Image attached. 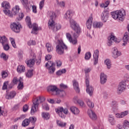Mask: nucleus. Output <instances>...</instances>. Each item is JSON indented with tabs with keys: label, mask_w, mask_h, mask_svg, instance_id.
I'll return each instance as SVG.
<instances>
[{
	"label": "nucleus",
	"mask_w": 129,
	"mask_h": 129,
	"mask_svg": "<svg viewBox=\"0 0 129 129\" xmlns=\"http://www.w3.org/2000/svg\"><path fill=\"white\" fill-rule=\"evenodd\" d=\"M28 45L29 46H33L34 45H36V42L33 40H29L28 42Z\"/></svg>",
	"instance_id": "bf43d9fd"
},
{
	"label": "nucleus",
	"mask_w": 129,
	"mask_h": 129,
	"mask_svg": "<svg viewBox=\"0 0 129 129\" xmlns=\"http://www.w3.org/2000/svg\"><path fill=\"white\" fill-rule=\"evenodd\" d=\"M120 55H121V52L120 51H118V50H117V48L114 47V49H113V58H114V59H116L117 58L119 57V56H120Z\"/></svg>",
	"instance_id": "bb28decb"
},
{
	"label": "nucleus",
	"mask_w": 129,
	"mask_h": 129,
	"mask_svg": "<svg viewBox=\"0 0 129 129\" xmlns=\"http://www.w3.org/2000/svg\"><path fill=\"white\" fill-rule=\"evenodd\" d=\"M70 109L71 112H72V113L74 114V115H78V114H79V113L80 112L79 109L75 106L71 107L70 108Z\"/></svg>",
	"instance_id": "393cba45"
},
{
	"label": "nucleus",
	"mask_w": 129,
	"mask_h": 129,
	"mask_svg": "<svg viewBox=\"0 0 129 129\" xmlns=\"http://www.w3.org/2000/svg\"><path fill=\"white\" fill-rule=\"evenodd\" d=\"M91 58V53L90 52H87L85 55V59L86 60H89Z\"/></svg>",
	"instance_id": "3c124183"
},
{
	"label": "nucleus",
	"mask_w": 129,
	"mask_h": 129,
	"mask_svg": "<svg viewBox=\"0 0 129 129\" xmlns=\"http://www.w3.org/2000/svg\"><path fill=\"white\" fill-rule=\"evenodd\" d=\"M104 63L106 65L108 69L111 68V61L110 60L107 59L104 60Z\"/></svg>",
	"instance_id": "58836bf2"
},
{
	"label": "nucleus",
	"mask_w": 129,
	"mask_h": 129,
	"mask_svg": "<svg viewBox=\"0 0 129 129\" xmlns=\"http://www.w3.org/2000/svg\"><path fill=\"white\" fill-rule=\"evenodd\" d=\"M87 104L90 108H93L94 107V103H93L90 99H87L86 100Z\"/></svg>",
	"instance_id": "e433bc0d"
},
{
	"label": "nucleus",
	"mask_w": 129,
	"mask_h": 129,
	"mask_svg": "<svg viewBox=\"0 0 129 129\" xmlns=\"http://www.w3.org/2000/svg\"><path fill=\"white\" fill-rule=\"evenodd\" d=\"M123 126H129V121L127 120H125L123 122Z\"/></svg>",
	"instance_id": "338daca9"
},
{
	"label": "nucleus",
	"mask_w": 129,
	"mask_h": 129,
	"mask_svg": "<svg viewBox=\"0 0 129 129\" xmlns=\"http://www.w3.org/2000/svg\"><path fill=\"white\" fill-rule=\"evenodd\" d=\"M128 114V111H125L124 112H121V116L122 117H124V116H126Z\"/></svg>",
	"instance_id": "680f3d73"
},
{
	"label": "nucleus",
	"mask_w": 129,
	"mask_h": 129,
	"mask_svg": "<svg viewBox=\"0 0 129 129\" xmlns=\"http://www.w3.org/2000/svg\"><path fill=\"white\" fill-rule=\"evenodd\" d=\"M56 112L59 115V116H60V117H61V118H65V115L63 114V113H62L63 112H60V111H58V112Z\"/></svg>",
	"instance_id": "4d7b16f0"
},
{
	"label": "nucleus",
	"mask_w": 129,
	"mask_h": 129,
	"mask_svg": "<svg viewBox=\"0 0 129 129\" xmlns=\"http://www.w3.org/2000/svg\"><path fill=\"white\" fill-rule=\"evenodd\" d=\"M73 83L74 89L77 93H79L80 92V89H79V85L78 84V82L76 80H74L73 81Z\"/></svg>",
	"instance_id": "5701e85b"
},
{
	"label": "nucleus",
	"mask_w": 129,
	"mask_h": 129,
	"mask_svg": "<svg viewBox=\"0 0 129 129\" xmlns=\"http://www.w3.org/2000/svg\"><path fill=\"white\" fill-rule=\"evenodd\" d=\"M55 95H59L61 97H63V96H65L66 95V93L63 90H60V89L57 90V92H56V94Z\"/></svg>",
	"instance_id": "c9c22d12"
},
{
	"label": "nucleus",
	"mask_w": 129,
	"mask_h": 129,
	"mask_svg": "<svg viewBox=\"0 0 129 129\" xmlns=\"http://www.w3.org/2000/svg\"><path fill=\"white\" fill-rule=\"evenodd\" d=\"M36 65H39V64H41V58L38 57L35 60Z\"/></svg>",
	"instance_id": "774afa93"
},
{
	"label": "nucleus",
	"mask_w": 129,
	"mask_h": 129,
	"mask_svg": "<svg viewBox=\"0 0 129 129\" xmlns=\"http://www.w3.org/2000/svg\"><path fill=\"white\" fill-rule=\"evenodd\" d=\"M108 121L112 125L113 124V115H109Z\"/></svg>",
	"instance_id": "5fc2aeb1"
},
{
	"label": "nucleus",
	"mask_w": 129,
	"mask_h": 129,
	"mask_svg": "<svg viewBox=\"0 0 129 129\" xmlns=\"http://www.w3.org/2000/svg\"><path fill=\"white\" fill-rule=\"evenodd\" d=\"M1 57L5 61L8 60V56H7V55H6L5 53H2L1 54Z\"/></svg>",
	"instance_id": "13d9d810"
},
{
	"label": "nucleus",
	"mask_w": 129,
	"mask_h": 129,
	"mask_svg": "<svg viewBox=\"0 0 129 129\" xmlns=\"http://www.w3.org/2000/svg\"><path fill=\"white\" fill-rule=\"evenodd\" d=\"M66 37L68 40L71 42V44L73 45H77L78 41H77V37H74V38H72L71 34L69 33H66Z\"/></svg>",
	"instance_id": "ddd939ff"
},
{
	"label": "nucleus",
	"mask_w": 129,
	"mask_h": 129,
	"mask_svg": "<svg viewBox=\"0 0 129 129\" xmlns=\"http://www.w3.org/2000/svg\"><path fill=\"white\" fill-rule=\"evenodd\" d=\"M4 49L5 50V51H9L10 49V46H9V44L8 43H5V45H3Z\"/></svg>",
	"instance_id": "e2e57ef3"
},
{
	"label": "nucleus",
	"mask_w": 129,
	"mask_h": 129,
	"mask_svg": "<svg viewBox=\"0 0 129 129\" xmlns=\"http://www.w3.org/2000/svg\"><path fill=\"white\" fill-rule=\"evenodd\" d=\"M2 75L3 78H6L8 76V73L6 71H2Z\"/></svg>",
	"instance_id": "052dcab7"
},
{
	"label": "nucleus",
	"mask_w": 129,
	"mask_h": 129,
	"mask_svg": "<svg viewBox=\"0 0 129 129\" xmlns=\"http://www.w3.org/2000/svg\"><path fill=\"white\" fill-rule=\"evenodd\" d=\"M113 108L115 110L118 109V102L116 101H113Z\"/></svg>",
	"instance_id": "8fccbe9b"
},
{
	"label": "nucleus",
	"mask_w": 129,
	"mask_h": 129,
	"mask_svg": "<svg viewBox=\"0 0 129 129\" xmlns=\"http://www.w3.org/2000/svg\"><path fill=\"white\" fill-rule=\"evenodd\" d=\"M100 82L101 84H105L107 81V77L104 73H101L100 75Z\"/></svg>",
	"instance_id": "a211bd4d"
},
{
	"label": "nucleus",
	"mask_w": 129,
	"mask_h": 129,
	"mask_svg": "<svg viewBox=\"0 0 129 129\" xmlns=\"http://www.w3.org/2000/svg\"><path fill=\"white\" fill-rule=\"evenodd\" d=\"M48 16L50 18V20L48 21V25L49 28H52L54 24V20L56 19V14L53 11L48 12Z\"/></svg>",
	"instance_id": "9d476101"
},
{
	"label": "nucleus",
	"mask_w": 129,
	"mask_h": 129,
	"mask_svg": "<svg viewBox=\"0 0 129 129\" xmlns=\"http://www.w3.org/2000/svg\"><path fill=\"white\" fill-rule=\"evenodd\" d=\"M70 24L72 29L76 32V33L73 34V37L78 38L79 33H80V27H79V25L77 24L76 21H74L73 19L70 20Z\"/></svg>",
	"instance_id": "20e7f679"
},
{
	"label": "nucleus",
	"mask_w": 129,
	"mask_h": 129,
	"mask_svg": "<svg viewBox=\"0 0 129 129\" xmlns=\"http://www.w3.org/2000/svg\"><path fill=\"white\" fill-rule=\"evenodd\" d=\"M56 51L59 55L64 54V50H67V46L63 42L62 40H58V44L56 46Z\"/></svg>",
	"instance_id": "39448f33"
},
{
	"label": "nucleus",
	"mask_w": 129,
	"mask_h": 129,
	"mask_svg": "<svg viewBox=\"0 0 129 129\" xmlns=\"http://www.w3.org/2000/svg\"><path fill=\"white\" fill-rule=\"evenodd\" d=\"M109 15L108 11L106 10H104L101 14V20H102L104 23H106V22L107 21V20H108Z\"/></svg>",
	"instance_id": "2eb2a0df"
},
{
	"label": "nucleus",
	"mask_w": 129,
	"mask_h": 129,
	"mask_svg": "<svg viewBox=\"0 0 129 129\" xmlns=\"http://www.w3.org/2000/svg\"><path fill=\"white\" fill-rule=\"evenodd\" d=\"M125 90H126V81H121L118 85L117 90V94H121Z\"/></svg>",
	"instance_id": "0eeeda50"
},
{
	"label": "nucleus",
	"mask_w": 129,
	"mask_h": 129,
	"mask_svg": "<svg viewBox=\"0 0 129 129\" xmlns=\"http://www.w3.org/2000/svg\"><path fill=\"white\" fill-rule=\"evenodd\" d=\"M19 11H20V7H19V6H16L14 8L12 9V12L11 14V15H12V17H13V15H14V16H16V15L18 14L19 17H17V18L18 21H21V20H22V19H23V18H24V16L23 13L21 12L19 13Z\"/></svg>",
	"instance_id": "6e6552de"
},
{
	"label": "nucleus",
	"mask_w": 129,
	"mask_h": 129,
	"mask_svg": "<svg viewBox=\"0 0 129 129\" xmlns=\"http://www.w3.org/2000/svg\"><path fill=\"white\" fill-rule=\"evenodd\" d=\"M56 112H58V111H60V112H63L64 114H68L69 111H68V109L66 108H63L62 107H59L55 109Z\"/></svg>",
	"instance_id": "cd10ccee"
},
{
	"label": "nucleus",
	"mask_w": 129,
	"mask_h": 129,
	"mask_svg": "<svg viewBox=\"0 0 129 129\" xmlns=\"http://www.w3.org/2000/svg\"><path fill=\"white\" fill-rule=\"evenodd\" d=\"M88 114L92 120H96V119H97L96 114H95V112H93L92 110H88Z\"/></svg>",
	"instance_id": "6ab92c4d"
},
{
	"label": "nucleus",
	"mask_w": 129,
	"mask_h": 129,
	"mask_svg": "<svg viewBox=\"0 0 129 129\" xmlns=\"http://www.w3.org/2000/svg\"><path fill=\"white\" fill-rule=\"evenodd\" d=\"M34 70L33 69L28 70L25 73V76L27 78H32L33 75Z\"/></svg>",
	"instance_id": "c756f323"
},
{
	"label": "nucleus",
	"mask_w": 129,
	"mask_h": 129,
	"mask_svg": "<svg viewBox=\"0 0 129 129\" xmlns=\"http://www.w3.org/2000/svg\"><path fill=\"white\" fill-rule=\"evenodd\" d=\"M56 3L58 6L61 7V8H64V7H65V2L63 1L59 2V1L56 0Z\"/></svg>",
	"instance_id": "49530a36"
},
{
	"label": "nucleus",
	"mask_w": 129,
	"mask_h": 129,
	"mask_svg": "<svg viewBox=\"0 0 129 129\" xmlns=\"http://www.w3.org/2000/svg\"><path fill=\"white\" fill-rule=\"evenodd\" d=\"M17 71L18 73H24L26 71V69L25 68V66L21 65L18 66L17 68Z\"/></svg>",
	"instance_id": "2f4dec72"
},
{
	"label": "nucleus",
	"mask_w": 129,
	"mask_h": 129,
	"mask_svg": "<svg viewBox=\"0 0 129 129\" xmlns=\"http://www.w3.org/2000/svg\"><path fill=\"white\" fill-rule=\"evenodd\" d=\"M45 67L48 70L49 74H53L55 72V63L51 61H48Z\"/></svg>",
	"instance_id": "1a4fd4ad"
},
{
	"label": "nucleus",
	"mask_w": 129,
	"mask_h": 129,
	"mask_svg": "<svg viewBox=\"0 0 129 129\" xmlns=\"http://www.w3.org/2000/svg\"><path fill=\"white\" fill-rule=\"evenodd\" d=\"M113 41L116 43H119L120 42V39L116 38L115 36H113Z\"/></svg>",
	"instance_id": "0e129e2a"
},
{
	"label": "nucleus",
	"mask_w": 129,
	"mask_h": 129,
	"mask_svg": "<svg viewBox=\"0 0 129 129\" xmlns=\"http://www.w3.org/2000/svg\"><path fill=\"white\" fill-rule=\"evenodd\" d=\"M19 83L17 88L19 90H22L24 88V83H23V79L21 77L19 79Z\"/></svg>",
	"instance_id": "f704fd0d"
},
{
	"label": "nucleus",
	"mask_w": 129,
	"mask_h": 129,
	"mask_svg": "<svg viewBox=\"0 0 129 129\" xmlns=\"http://www.w3.org/2000/svg\"><path fill=\"white\" fill-rule=\"evenodd\" d=\"M102 26H103V23L100 22H94L93 24V28H97L98 29H100V28H102Z\"/></svg>",
	"instance_id": "7c9ffc66"
},
{
	"label": "nucleus",
	"mask_w": 129,
	"mask_h": 129,
	"mask_svg": "<svg viewBox=\"0 0 129 129\" xmlns=\"http://www.w3.org/2000/svg\"><path fill=\"white\" fill-rule=\"evenodd\" d=\"M57 125L60 127H63V126H66V123L62 122L59 120H56Z\"/></svg>",
	"instance_id": "a19ab883"
},
{
	"label": "nucleus",
	"mask_w": 129,
	"mask_h": 129,
	"mask_svg": "<svg viewBox=\"0 0 129 129\" xmlns=\"http://www.w3.org/2000/svg\"><path fill=\"white\" fill-rule=\"evenodd\" d=\"M80 100L78 99V97L77 96H75L73 98V102L74 103H78V101H79Z\"/></svg>",
	"instance_id": "69168bd1"
},
{
	"label": "nucleus",
	"mask_w": 129,
	"mask_h": 129,
	"mask_svg": "<svg viewBox=\"0 0 129 129\" xmlns=\"http://www.w3.org/2000/svg\"><path fill=\"white\" fill-rule=\"evenodd\" d=\"M110 4V2L109 1H107L105 4L102 3L100 5L101 8H107L108 7V5Z\"/></svg>",
	"instance_id": "c03bdc74"
},
{
	"label": "nucleus",
	"mask_w": 129,
	"mask_h": 129,
	"mask_svg": "<svg viewBox=\"0 0 129 129\" xmlns=\"http://www.w3.org/2000/svg\"><path fill=\"white\" fill-rule=\"evenodd\" d=\"M45 100V98L44 97H38L33 101V104L31 109V114H35V112H37L38 109L39 104L40 103L43 102Z\"/></svg>",
	"instance_id": "f257e3e1"
},
{
	"label": "nucleus",
	"mask_w": 129,
	"mask_h": 129,
	"mask_svg": "<svg viewBox=\"0 0 129 129\" xmlns=\"http://www.w3.org/2000/svg\"><path fill=\"white\" fill-rule=\"evenodd\" d=\"M34 4L31 3L30 5H29V11L30 9H31V7H32V12L34 14H37V7L36 6L33 5Z\"/></svg>",
	"instance_id": "ea45409f"
},
{
	"label": "nucleus",
	"mask_w": 129,
	"mask_h": 129,
	"mask_svg": "<svg viewBox=\"0 0 129 129\" xmlns=\"http://www.w3.org/2000/svg\"><path fill=\"white\" fill-rule=\"evenodd\" d=\"M42 108L44 110H49V106H48V104L46 103L42 104Z\"/></svg>",
	"instance_id": "864d4df0"
},
{
	"label": "nucleus",
	"mask_w": 129,
	"mask_h": 129,
	"mask_svg": "<svg viewBox=\"0 0 129 129\" xmlns=\"http://www.w3.org/2000/svg\"><path fill=\"white\" fill-rule=\"evenodd\" d=\"M122 41L123 43H122L123 46H125L127 44V43H129V37H128V33H125L123 36Z\"/></svg>",
	"instance_id": "a878e982"
},
{
	"label": "nucleus",
	"mask_w": 129,
	"mask_h": 129,
	"mask_svg": "<svg viewBox=\"0 0 129 129\" xmlns=\"http://www.w3.org/2000/svg\"><path fill=\"white\" fill-rule=\"evenodd\" d=\"M42 116L44 119L47 120L50 118V114H49V113L43 112L42 113Z\"/></svg>",
	"instance_id": "79ce46f5"
},
{
	"label": "nucleus",
	"mask_w": 129,
	"mask_h": 129,
	"mask_svg": "<svg viewBox=\"0 0 129 129\" xmlns=\"http://www.w3.org/2000/svg\"><path fill=\"white\" fill-rule=\"evenodd\" d=\"M28 120L29 121V123L31 122L32 124H35V122L37 120V119L34 117H30L29 118Z\"/></svg>",
	"instance_id": "09e8293b"
},
{
	"label": "nucleus",
	"mask_w": 129,
	"mask_h": 129,
	"mask_svg": "<svg viewBox=\"0 0 129 129\" xmlns=\"http://www.w3.org/2000/svg\"><path fill=\"white\" fill-rule=\"evenodd\" d=\"M61 26L60 24H55V21L54 22L51 28H49L54 32H57V31L60 30L61 29Z\"/></svg>",
	"instance_id": "4be33fe9"
},
{
	"label": "nucleus",
	"mask_w": 129,
	"mask_h": 129,
	"mask_svg": "<svg viewBox=\"0 0 129 129\" xmlns=\"http://www.w3.org/2000/svg\"><path fill=\"white\" fill-rule=\"evenodd\" d=\"M10 40L11 41V44L14 48H17V45H16V42H15V39L13 38H10Z\"/></svg>",
	"instance_id": "603ef678"
},
{
	"label": "nucleus",
	"mask_w": 129,
	"mask_h": 129,
	"mask_svg": "<svg viewBox=\"0 0 129 129\" xmlns=\"http://www.w3.org/2000/svg\"><path fill=\"white\" fill-rule=\"evenodd\" d=\"M0 43L3 46L6 45L8 43V38L5 36H0Z\"/></svg>",
	"instance_id": "72a5a7b5"
},
{
	"label": "nucleus",
	"mask_w": 129,
	"mask_h": 129,
	"mask_svg": "<svg viewBox=\"0 0 129 129\" xmlns=\"http://www.w3.org/2000/svg\"><path fill=\"white\" fill-rule=\"evenodd\" d=\"M44 3H45V1H43L42 0L39 3V10H43V8H44Z\"/></svg>",
	"instance_id": "6e6d98bb"
},
{
	"label": "nucleus",
	"mask_w": 129,
	"mask_h": 129,
	"mask_svg": "<svg viewBox=\"0 0 129 129\" xmlns=\"http://www.w3.org/2000/svg\"><path fill=\"white\" fill-rule=\"evenodd\" d=\"M25 22H26V24H27L28 27L30 28V29L33 28L32 31H31L32 34L37 35V34H38V31H39V30H41V28H38V24L34 23L33 25H32V23L31 22V18H30V17H26L25 19Z\"/></svg>",
	"instance_id": "f03ea898"
},
{
	"label": "nucleus",
	"mask_w": 129,
	"mask_h": 129,
	"mask_svg": "<svg viewBox=\"0 0 129 129\" xmlns=\"http://www.w3.org/2000/svg\"><path fill=\"white\" fill-rule=\"evenodd\" d=\"M9 85V81H6L4 83L2 87L3 90H6L8 89V86Z\"/></svg>",
	"instance_id": "de8ad7c7"
},
{
	"label": "nucleus",
	"mask_w": 129,
	"mask_h": 129,
	"mask_svg": "<svg viewBox=\"0 0 129 129\" xmlns=\"http://www.w3.org/2000/svg\"><path fill=\"white\" fill-rule=\"evenodd\" d=\"M21 4H22L24 8L26 9L27 12L30 11V5L31 4H34V2L30 1L28 3V0H20Z\"/></svg>",
	"instance_id": "4468645a"
},
{
	"label": "nucleus",
	"mask_w": 129,
	"mask_h": 129,
	"mask_svg": "<svg viewBox=\"0 0 129 129\" xmlns=\"http://www.w3.org/2000/svg\"><path fill=\"white\" fill-rule=\"evenodd\" d=\"M22 25L20 24H16V23H13L10 25V28L15 33H20L21 31V28Z\"/></svg>",
	"instance_id": "f8f14e48"
},
{
	"label": "nucleus",
	"mask_w": 129,
	"mask_h": 129,
	"mask_svg": "<svg viewBox=\"0 0 129 129\" xmlns=\"http://www.w3.org/2000/svg\"><path fill=\"white\" fill-rule=\"evenodd\" d=\"M93 20V18H92V17L91 16L89 18L86 23V27L89 30H90V29H91V27L92 26Z\"/></svg>",
	"instance_id": "c85d7f7f"
},
{
	"label": "nucleus",
	"mask_w": 129,
	"mask_h": 129,
	"mask_svg": "<svg viewBox=\"0 0 129 129\" xmlns=\"http://www.w3.org/2000/svg\"><path fill=\"white\" fill-rule=\"evenodd\" d=\"M114 20H117L122 22L124 21V17H125V10L123 9H121L119 10H116L113 12Z\"/></svg>",
	"instance_id": "7ed1b4c3"
},
{
	"label": "nucleus",
	"mask_w": 129,
	"mask_h": 129,
	"mask_svg": "<svg viewBox=\"0 0 129 129\" xmlns=\"http://www.w3.org/2000/svg\"><path fill=\"white\" fill-rule=\"evenodd\" d=\"M72 16H73V11H72V10H68L64 15L63 18L64 19H65V20H67V21H70V22L71 20H73L72 19Z\"/></svg>",
	"instance_id": "f3484780"
},
{
	"label": "nucleus",
	"mask_w": 129,
	"mask_h": 129,
	"mask_svg": "<svg viewBox=\"0 0 129 129\" xmlns=\"http://www.w3.org/2000/svg\"><path fill=\"white\" fill-rule=\"evenodd\" d=\"M107 39V45L108 47H110V46L112 45V43H113V33H111L109 34Z\"/></svg>",
	"instance_id": "412c9836"
},
{
	"label": "nucleus",
	"mask_w": 129,
	"mask_h": 129,
	"mask_svg": "<svg viewBox=\"0 0 129 129\" xmlns=\"http://www.w3.org/2000/svg\"><path fill=\"white\" fill-rule=\"evenodd\" d=\"M58 89V88L56 86H49L47 87V90L48 92L51 93L52 95H56Z\"/></svg>",
	"instance_id": "dca6fc26"
},
{
	"label": "nucleus",
	"mask_w": 129,
	"mask_h": 129,
	"mask_svg": "<svg viewBox=\"0 0 129 129\" xmlns=\"http://www.w3.org/2000/svg\"><path fill=\"white\" fill-rule=\"evenodd\" d=\"M16 92L14 91H11L10 93H7L6 95V99H13L16 96Z\"/></svg>",
	"instance_id": "b1692460"
},
{
	"label": "nucleus",
	"mask_w": 129,
	"mask_h": 129,
	"mask_svg": "<svg viewBox=\"0 0 129 129\" xmlns=\"http://www.w3.org/2000/svg\"><path fill=\"white\" fill-rule=\"evenodd\" d=\"M86 92L90 96L93 94V87L91 86H89V76H87L86 78Z\"/></svg>",
	"instance_id": "9b49d317"
},
{
	"label": "nucleus",
	"mask_w": 129,
	"mask_h": 129,
	"mask_svg": "<svg viewBox=\"0 0 129 129\" xmlns=\"http://www.w3.org/2000/svg\"><path fill=\"white\" fill-rule=\"evenodd\" d=\"M64 73H66V70L65 69L58 71L56 72V75L60 76V75H62Z\"/></svg>",
	"instance_id": "a18cd8bd"
},
{
	"label": "nucleus",
	"mask_w": 129,
	"mask_h": 129,
	"mask_svg": "<svg viewBox=\"0 0 129 129\" xmlns=\"http://www.w3.org/2000/svg\"><path fill=\"white\" fill-rule=\"evenodd\" d=\"M46 48L47 50V52H52V51H53V50L54 49V48L52 46V45H51L50 43H47L46 44Z\"/></svg>",
	"instance_id": "4c0bfd02"
},
{
	"label": "nucleus",
	"mask_w": 129,
	"mask_h": 129,
	"mask_svg": "<svg viewBox=\"0 0 129 129\" xmlns=\"http://www.w3.org/2000/svg\"><path fill=\"white\" fill-rule=\"evenodd\" d=\"M30 124L29 119H25L22 121V126H28Z\"/></svg>",
	"instance_id": "37998d69"
},
{
	"label": "nucleus",
	"mask_w": 129,
	"mask_h": 129,
	"mask_svg": "<svg viewBox=\"0 0 129 129\" xmlns=\"http://www.w3.org/2000/svg\"><path fill=\"white\" fill-rule=\"evenodd\" d=\"M99 56V51L97 49L94 51L93 54V57L94 59V65H96L98 63V57Z\"/></svg>",
	"instance_id": "aec40b11"
},
{
	"label": "nucleus",
	"mask_w": 129,
	"mask_h": 129,
	"mask_svg": "<svg viewBox=\"0 0 129 129\" xmlns=\"http://www.w3.org/2000/svg\"><path fill=\"white\" fill-rule=\"evenodd\" d=\"M2 7L5 10H3V12L6 16H8V17H10V18H13V15L11 13V11L9 10L11 9V5H10V3L8 1H4L2 3Z\"/></svg>",
	"instance_id": "423d86ee"
},
{
	"label": "nucleus",
	"mask_w": 129,
	"mask_h": 129,
	"mask_svg": "<svg viewBox=\"0 0 129 129\" xmlns=\"http://www.w3.org/2000/svg\"><path fill=\"white\" fill-rule=\"evenodd\" d=\"M26 63L28 67H33L35 64V59L31 58L28 60H26Z\"/></svg>",
	"instance_id": "473e14b6"
}]
</instances>
